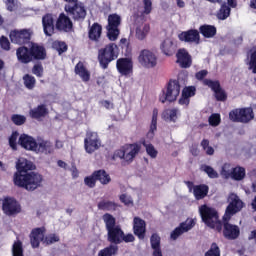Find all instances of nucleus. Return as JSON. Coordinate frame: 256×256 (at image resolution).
Returning <instances> with one entry per match:
<instances>
[{
  "label": "nucleus",
  "instance_id": "nucleus-42",
  "mask_svg": "<svg viewBox=\"0 0 256 256\" xmlns=\"http://www.w3.org/2000/svg\"><path fill=\"white\" fill-rule=\"evenodd\" d=\"M234 169L235 167H233L230 163H225L222 166L220 175H222L224 179H231V175H233Z\"/></svg>",
  "mask_w": 256,
  "mask_h": 256
},
{
  "label": "nucleus",
  "instance_id": "nucleus-25",
  "mask_svg": "<svg viewBox=\"0 0 256 256\" xmlns=\"http://www.w3.org/2000/svg\"><path fill=\"white\" fill-rule=\"evenodd\" d=\"M56 28L59 29V31H71V29H73V22H71V19L65 14H60L56 22Z\"/></svg>",
  "mask_w": 256,
  "mask_h": 256
},
{
  "label": "nucleus",
  "instance_id": "nucleus-63",
  "mask_svg": "<svg viewBox=\"0 0 256 256\" xmlns=\"http://www.w3.org/2000/svg\"><path fill=\"white\" fill-rule=\"evenodd\" d=\"M6 6L8 11H16L17 2L15 0H6Z\"/></svg>",
  "mask_w": 256,
  "mask_h": 256
},
{
  "label": "nucleus",
  "instance_id": "nucleus-9",
  "mask_svg": "<svg viewBox=\"0 0 256 256\" xmlns=\"http://www.w3.org/2000/svg\"><path fill=\"white\" fill-rule=\"evenodd\" d=\"M2 211L7 217H15L21 213V204L13 197H5L2 200Z\"/></svg>",
  "mask_w": 256,
  "mask_h": 256
},
{
  "label": "nucleus",
  "instance_id": "nucleus-11",
  "mask_svg": "<svg viewBox=\"0 0 256 256\" xmlns=\"http://www.w3.org/2000/svg\"><path fill=\"white\" fill-rule=\"evenodd\" d=\"M138 61L142 67L153 69L157 66V55L150 50H142L138 56Z\"/></svg>",
  "mask_w": 256,
  "mask_h": 256
},
{
  "label": "nucleus",
  "instance_id": "nucleus-35",
  "mask_svg": "<svg viewBox=\"0 0 256 256\" xmlns=\"http://www.w3.org/2000/svg\"><path fill=\"white\" fill-rule=\"evenodd\" d=\"M31 52L34 59H45V57L47 56V54L45 53V48L37 44H32Z\"/></svg>",
  "mask_w": 256,
  "mask_h": 256
},
{
  "label": "nucleus",
  "instance_id": "nucleus-64",
  "mask_svg": "<svg viewBox=\"0 0 256 256\" xmlns=\"http://www.w3.org/2000/svg\"><path fill=\"white\" fill-rule=\"evenodd\" d=\"M0 45L2 47V49H5V51H9L10 47V43H9V40L5 37V36H2L1 39H0Z\"/></svg>",
  "mask_w": 256,
  "mask_h": 256
},
{
  "label": "nucleus",
  "instance_id": "nucleus-36",
  "mask_svg": "<svg viewBox=\"0 0 256 256\" xmlns=\"http://www.w3.org/2000/svg\"><path fill=\"white\" fill-rule=\"evenodd\" d=\"M160 48L164 55H173V51H175V46H173V40L169 38L162 42Z\"/></svg>",
  "mask_w": 256,
  "mask_h": 256
},
{
  "label": "nucleus",
  "instance_id": "nucleus-30",
  "mask_svg": "<svg viewBox=\"0 0 256 256\" xmlns=\"http://www.w3.org/2000/svg\"><path fill=\"white\" fill-rule=\"evenodd\" d=\"M48 113L49 110L45 104H41L38 107L30 110V116L32 119H41V117H45Z\"/></svg>",
  "mask_w": 256,
  "mask_h": 256
},
{
  "label": "nucleus",
  "instance_id": "nucleus-43",
  "mask_svg": "<svg viewBox=\"0 0 256 256\" xmlns=\"http://www.w3.org/2000/svg\"><path fill=\"white\" fill-rule=\"evenodd\" d=\"M159 115V111L157 109L153 110L152 113V122H151V126H150V131L148 133L149 137H153L155 131H157V117Z\"/></svg>",
  "mask_w": 256,
  "mask_h": 256
},
{
  "label": "nucleus",
  "instance_id": "nucleus-33",
  "mask_svg": "<svg viewBox=\"0 0 256 256\" xmlns=\"http://www.w3.org/2000/svg\"><path fill=\"white\" fill-rule=\"evenodd\" d=\"M96 181H100L101 185H109L111 183V176L105 170L94 171Z\"/></svg>",
  "mask_w": 256,
  "mask_h": 256
},
{
  "label": "nucleus",
  "instance_id": "nucleus-29",
  "mask_svg": "<svg viewBox=\"0 0 256 256\" xmlns=\"http://www.w3.org/2000/svg\"><path fill=\"white\" fill-rule=\"evenodd\" d=\"M207 193H209V186H207L205 184L196 185L193 188L194 197L198 201L201 199H205V197H207Z\"/></svg>",
  "mask_w": 256,
  "mask_h": 256
},
{
  "label": "nucleus",
  "instance_id": "nucleus-60",
  "mask_svg": "<svg viewBox=\"0 0 256 256\" xmlns=\"http://www.w3.org/2000/svg\"><path fill=\"white\" fill-rule=\"evenodd\" d=\"M182 95L184 97L191 99V97L195 96V87H186L182 90Z\"/></svg>",
  "mask_w": 256,
  "mask_h": 256
},
{
  "label": "nucleus",
  "instance_id": "nucleus-12",
  "mask_svg": "<svg viewBox=\"0 0 256 256\" xmlns=\"http://www.w3.org/2000/svg\"><path fill=\"white\" fill-rule=\"evenodd\" d=\"M65 11L71 15L75 21H83L87 16V11L85 10V6L83 4H75L74 6L71 4H67L65 6Z\"/></svg>",
  "mask_w": 256,
  "mask_h": 256
},
{
  "label": "nucleus",
  "instance_id": "nucleus-3",
  "mask_svg": "<svg viewBox=\"0 0 256 256\" xmlns=\"http://www.w3.org/2000/svg\"><path fill=\"white\" fill-rule=\"evenodd\" d=\"M140 148L137 144H127L116 150L112 156L113 161L121 159L125 163H133V159L139 154Z\"/></svg>",
  "mask_w": 256,
  "mask_h": 256
},
{
  "label": "nucleus",
  "instance_id": "nucleus-58",
  "mask_svg": "<svg viewBox=\"0 0 256 256\" xmlns=\"http://www.w3.org/2000/svg\"><path fill=\"white\" fill-rule=\"evenodd\" d=\"M84 183L85 185H87V187H90L91 189L93 187H95V183H97V178L95 177V172L92 173L91 176H88L84 179Z\"/></svg>",
  "mask_w": 256,
  "mask_h": 256
},
{
  "label": "nucleus",
  "instance_id": "nucleus-51",
  "mask_svg": "<svg viewBox=\"0 0 256 256\" xmlns=\"http://www.w3.org/2000/svg\"><path fill=\"white\" fill-rule=\"evenodd\" d=\"M152 249H161V237L157 234H153L150 238Z\"/></svg>",
  "mask_w": 256,
  "mask_h": 256
},
{
  "label": "nucleus",
  "instance_id": "nucleus-40",
  "mask_svg": "<svg viewBox=\"0 0 256 256\" xmlns=\"http://www.w3.org/2000/svg\"><path fill=\"white\" fill-rule=\"evenodd\" d=\"M230 179H234V181H243V179H245V168L235 167Z\"/></svg>",
  "mask_w": 256,
  "mask_h": 256
},
{
  "label": "nucleus",
  "instance_id": "nucleus-26",
  "mask_svg": "<svg viewBox=\"0 0 256 256\" xmlns=\"http://www.w3.org/2000/svg\"><path fill=\"white\" fill-rule=\"evenodd\" d=\"M34 151L36 153H45L47 155V153H53V145L47 140L38 139Z\"/></svg>",
  "mask_w": 256,
  "mask_h": 256
},
{
  "label": "nucleus",
  "instance_id": "nucleus-46",
  "mask_svg": "<svg viewBox=\"0 0 256 256\" xmlns=\"http://www.w3.org/2000/svg\"><path fill=\"white\" fill-rule=\"evenodd\" d=\"M12 255L13 256H23V243L21 241L14 242L12 246Z\"/></svg>",
  "mask_w": 256,
  "mask_h": 256
},
{
  "label": "nucleus",
  "instance_id": "nucleus-13",
  "mask_svg": "<svg viewBox=\"0 0 256 256\" xmlns=\"http://www.w3.org/2000/svg\"><path fill=\"white\" fill-rule=\"evenodd\" d=\"M193 227H195V220H193L192 218H188L171 232L170 237L171 239H173V241H177V239H179V237H181L183 233L191 231Z\"/></svg>",
  "mask_w": 256,
  "mask_h": 256
},
{
  "label": "nucleus",
  "instance_id": "nucleus-50",
  "mask_svg": "<svg viewBox=\"0 0 256 256\" xmlns=\"http://www.w3.org/2000/svg\"><path fill=\"white\" fill-rule=\"evenodd\" d=\"M249 69L253 73H256V47L251 50Z\"/></svg>",
  "mask_w": 256,
  "mask_h": 256
},
{
  "label": "nucleus",
  "instance_id": "nucleus-16",
  "mask_svg": "<svg viewBox=\"0 0 256 256\" xmlns=\"http://www.w3.org/2000/svg\"><path fill=\"white\" fill-rule=\"evenodd\" d=\"M116 67L120 75L129 77L133 73V61L129 58H120L117 60Z\"/></svg>",
  "mask_w": 256,
  "mask_h": 256
},
{
  "label": "nucleus",
  "instance_id": "nucleus-19",
  "mask_svg": "<svg viewBox=\"0 0 256 256\" xmlns=\"http://www.w3.org/2000/svg\"><path fill=\"white\" fill-rule=\"evenodd\" d=\"M42 25L45 35L51 37V35L55 33V18L53 17V14H46L43 16Z\"/></svg>",
  "mask_w": 256,
  "mask_h": 256
},
{
  "label": "nucleus",
  "instance_id": "nucleus-5",
  "mask_svg": "<svg viewBox=\"0 0 256 256\" xmlns=\"http://www.w3.org/2000/svg\"><path fill=\"white\" fill-rule=\"evenodd\" d=\"M119 48L116 44H109L98 52V59L103 69H107L111 61H115L119 55Z\"/></svg>",
  "mask_w": 256,
  "mask_h": 256
},
{
  "label": "nucleus",
  "instance_id": "nucleus-21",
  "mask_svg": "<svg viewBox=\"0 0 256 256\" xmlns=\"http://www.w3.org/2000/svg\"><path fill=\"white\" fill-rule=\"evenodd\" d=\"M133 229H134V234L139 239H145V231H146L145 220L139 217H135L133 221Z\"/></svg>",
  "mask_w": 256,
  "mask_h": 256
},
{
  "label": "nucleus",
  "instance_id": "nucleus-39",
  "mask_svg": "<svg viewBox=\"0 0 256 256\" xmlns=\"http://www.w3.org/2000/svg\"><path fill=\"white\" fill-rule=\"evenodd\" d=\"M98 209L100 211H115L117 204L113 201L102 200L98 203Z\"/></svg>",
  "mask_w": 256,
  "mask_h": 256
},
{
  "label": "nucleus",
  "instance_id": "nucleus-7",
  "mask_svg": "<svg viewBox=\"0 0 256 256\" xmlns=\"http://www.w3.org/2000/svg\"><path fill=\"white\" fill-rule=\"evenodd\" d=\"M228 202L229 205L227 206L226 212L223 216V219L225 221H229V219H231V217H233L235 213H239V211L243 209V201H241V199H239V196H237V194L235 193L230 194Z\"/></svg>",
  "mask_w": 256,
  "mask_h": 256
},
{
  "label": "nucleus",
  "instance_id": "nucleus-55",
  "mask_svg": "<svg viewBox=\"0 0 256 256\" xmlns=\"http://www.w3.org/2000/svg\"><path fill=\"white\" fill-rule=\"evenodd\" d=\"M145 149H146V153L148 155H150L152 157V159H155V157H157V151L155 150V146L153 144H147V143H143Z\"/></svg>",
  "mask_w": 256,
  "mask_h": 256
},
{
  "label": "nucleus",
  "instance_id": "nucleus-61",
  "mask_svg": "<svg viewBox=\"0 0 256 256\" xmlns=\"http://www.w3.org/2000/svg\"><path fill=\"white\" fill-rule=\"evenodd\" d=\"M32 73L34 75H37V77H43V66H41L40 64L34 65Z\"/></svg>",
  "mask_w": 256,
  "mask_h": 256
},
{
  "label": "nucleus",
  "instance_id": "nucleus-31",
  "mask_svg": "<svg viewBox=\"0 0 256 256\" xmlns=\"http://www.w3.org/2000/svg\"><path fill=\"white\" fill-rule=\"evenodd\" d=\"M150 27L149 24L146 23H141L136 27V38L139 39V41H143V39H145V37H147V35H149V31H150Z\"/></svg>",
  "mask_w": 256,
  "mask_h": 256
},
{
  "label": "nucleus",
  "instance_id": "nucleus-1",
  "mask_svg": "<svg viewBox=\"0 0 256 256\" xmlns=\"http://www.w3.org/2000/svg\"><path fill=\"white\" fill-rule=\"evenodd\" d=\"M14 185L26 189V191H35L43 183V176L34 172L23 173L16 172L13 176Z\"/></svg>",
  "mask_w": 256,
  "mask_h": 256
},
{
  "label": "nucleus",
  "instance_id": "nucleus-18",
  "mask_svg": "<svg viewBox=\"0 0 256 256\" xmlns=\"http://www.w3.org/2000/svg\"><path fill=\"white\" fill-rule=\"evenodd\" d=\"M224 221V237H226V239H237V237H239V234L241 233V231L239 230V226L237 225H233L231 223H229V220H225Z\"/></svg>",
  "mask_w": 256,
  "mask_h": 256
},
{
  "label": "nucleus",
  "instance_id": "nucleus-28",
  "mask_svg": "<svg viewBox=\"0 0 256 256\" xmlns=\"http://www.w3.org/2000/svg\"><path fill=\"white\" fill-rule=\"evenodd\" d=\"M16 173H27V171H31L35 169V166L33 165V162L25 159V158H20L18 159V162L16 163Z\"/></svg>",
  "mask_w": 256,
  "mask_h": 256
},
{
  "label": "nucleus",
  "instance_id": "nucleus-41",
  "mask_svg": "<svg viewBox=\"0 0 256 256\" xmlns=\"http://www.w3.org/2000/svg\"><path fill=\"white\" fill-rule=\"evenodd\" d=\"M117 251H119V247L117 245H110L98 252V256H113L117 255Z\"/></svg>",
  "mask_w": 256,
  "mask_h": 256
},
{
  "label": "nucleus",
  "instance_id": "nucleus-2",
  "mask_svg": "<svg viewBox=\"0 0 256 256\" xmlns=\"http://www.w3.org/2000/svg\"><path fill=\"white\" fill-rule=\"evenodd\" d=\"M199 213L201 215L203 223L210 227L211 229H216V231H221L223 229V225L221 221H219V215L217 214V210L211 208L207 205H202L199 208Z\"/></svg>",
  "mask_w": 256,
  "mask_h": 256
},
{
  "label": "nucleus",
  "instance_id": "nucleus-6",
  "mask_svg": "<svg viewBox=\"0 0 256 256\" xmlns=\"http://www.w3.org/2000/svg\"><path fill=\"white\" fill-rule=\"evenodd\" d=\"M101 138L97 132L88 131L84 139V150L88 155H93L101 149Z\"/></svg>",
  "mask_w": 256,
  "mask_h": 256
},
{
  "label": "nucleus",
  "instance_id": "nucleus-15",
  "mask_svg": "<svg viewBox=\"0 0 256 256\" xmlns=\"http://www.w3.org/2000/svg\"><path fill=\"white\" fill-rule=\"evenodd\" d=\"M203 84L207 87H210V89L214 91V95L217 101H225L227 99V94L225 93V90L221 88V84H219V81L205 79L203 81Z\"/></svg>",
  "mask_w": 256,
  "mask_h": 256
},
{
  "label": "nucleus",
  "instance_id": "nucleus-56",
  "mask_svg": "<svg viewBox=\"0 0 256 256\" xmlns=\"http://www.w3.org/2000/svg\"><path fill=\"white\" fill-rule=\"evenodd\" d=\"M203 171H205V173H207V175H208V177H210V179H217V177H219V173H217V171H215V169H213V167H211V166H204Z\"/></svg>",
  "mask_w": 256,
  "mask_h": 256
},
{
  "label": "nucleus",
  "instance_id": "nucleus-48",
  "mask_svg": "<svg viewBox=\"0 0 256 256\" xmlns=\"http://www.w3.org/2000/svg\"><path fill=\"white\" fill-rule=\"evenodd\" d=\"M23 81H24V85L27 89H33L35 87V77L29 75V74H26L24 77H23Z\"/></svg>",
  "mask_w": 256,
  "mask_h": 256
},
{
  "label": "nucleus",
  "instance_id": "nucleus-4",
  "mask_svg": "<svg viewBox=\"0 0 256 256\" xmlns=\"http://www.w3.org/2000/svg\"><path fill=\"white\" fill-rule=\"evenodd\" d=\"M182 85H185V82H183L181 77H179L178 80H171L168 83L166 92H162L159 98L160 102L165 103L169 101V103H173V101H177V97H179V93H181Z\"/></svg>",
  "mask_w": 256,
  "mask_h": 256
},
{
  "label": "nucleus",
  "instance_id": "nucleus-20",
  "mask_svg": "<svg viewBox=\"0 0 256 256\" xmlns=\"http://www.w3.org/2000/svg\"><path fill=\"white\" fill-rule=\"evenodd\" d=\"M180 41H185L186 43H195L196 45H199L200 36L199 31L197 30H189L186 32H182L179 35Z\"/></svg>",
  "mask_w": 256,
  "mask_h": 256
},
{
  "label": "nucleus",
  "instance_id": "nucleus-22",
  "mask_svg": "<svg viewBox=\"0 0 256 256\" xmlns=\"http://www.w3.org/2000/svg\"><path fill=\"white\" fill-rule=\"evenodd\" d=\"M19 145H21V147H23V149H26L27 151H35L37 141H35V138L27 134H22L19 137Z\"/></svg>",
  "mask_w": 256,
  "mask_h": 256
},
{
  "label": "nucleus",
  "instance_id": "nucleus-17",
  "mask_svg": "<svg viewBox=\"0 0 256 256\" xmlns=\"http://www.w3.org/2000/svg\"><path fill=\"white\" fill-rule=\"evenodd\" d=\"M45 227L36 228L33 229L30 234V243L33 247V249H37L39 247L40 243L45 241Z\"/></svg>",
  "mask_w": 256,
  "mask_h": 256
},
{
  "label": "nucleus",
  "instance_id": "nucleus-34",
  "mask_svg": "<svg viewBox=\"0 0 256 256\" xmlns=\"http://www.w3.org/2000/svg\"><path fill=\"white\" fill-rule=\"evenodd\" d=\"M102 29L101 25L94 23L89 30V39H91V41H99Z\"/></svg>",
  "mask_w": 256,
  "mask_h": 256
},
{
  "label": "nucleus",
  "instance_id": "nucleus-14",
  "mask_svg": "<svg viewBox=\"0 0 256 256\" xmlns=\"http://www.w3.org/2000/svg\"><path fill=\"white\" fill-rule=\"evenodd\" d=\"M31 39V32L27 29L14 30L10 32V40L16 45H23Z\"/></svg>",
  "mask_w": 256,
  "mask_h": 256
},
{
  "label": "nucleus",
  "instance_id": "nucleus-45",
  "mask_svg": "<svg viewBox=\"0 0 256 256\" xmlns=\"http://www.w3.org/2000/svg\"><path fill=\"white\" fill-rule=\"evenodd\" d=\"M229 15H231V8H229V6H227V4H223L217 13L218 19L223 21V20L227 19V17H229Z\"/></svg>",
  "mask_w": 256,
  "mask_h": 256
},
{
  "label": "nucleus",
  "instance_id": "nucleus-8",
  "mask_svg": "<svg viewBox=\"0 0 256 256\" xmlns=\"http://www.w3.org/2000/svg\"><path fill=\"white\" fill-rule=\"evenodd\" d=\"M254 117L253 108L235 109L229 113V119L236 123H249Z\"/></svg>",
  "mask_w": 256,
  "mask_h": 256
},
{
  "label": "nucleus",
  "instance_id": "nucleus-38",
  "mask_svg": "<svg viewBox=\"0 0 256 256\" xmlns=\"http://www.w3.org/2000/svg\"><path fill=\"white\" fill-rule=\"evenodd\" d=\"M75 73H76V75H79V77H81V79L84 81H89V79H90L89 71H87V69H85V66L81 62H79L76 65Z\"/></svg>",
  "mask_w": 256,
  "mask_h": 256
},
{
  "label": "nucleus",
  "instance_id": "nucleus-62",
  "mask_svg": "<svg viewBox=\"0 0 256 256\" xmlns=\"http://www.w3.org/2000/svg\"><path fill=\"white\" fill-rule=\"evenodd\" d=\"M153 9V3L151 0H144V14L149 15Z\"/></svg>",
  "mask_w": 256,
  "mask_h": 256
},
{
  "label": "nucleus",
  "instance_id": "nucleus-24",
  "mask_svg": "<svg viewBox=\"0 0 256 256\" xmlns=\"http://www.w3.org/2000/svg\"><path fill=\"white\" fill-rule=\"evenodd\" d=\"M108 232V241L110 243H121L123 241V230H121L120 226H115L114 228H111L110 230H107Z\"/></svg>",
  "mask_w": 256,
  "mask_h": 256
},
{
  "label": "nucleus",
  "instance_id": "nucleus-49",
  "mask_svg": "<svg viewBox=\"0 0 256 256\" xmlns=\"http://www.w3.org/2000/svg\"><path fill=\"white\" fill-rule=\"evenodd\" d=\"M59 243V236L57 234H49L43 240V245H53Z\"/></svg>",
  "mask_w": 256,
  "mask_h": 256
},
{
  "label": "nucleus",
  "instance_id": "nucleus-52",
  "mask_svg": "<svg viewBox=\"0 0 256 256\" xmlns=\"http://www.w3.org/2000/svg\"><path fill=\"white\" fill-rule=\"evenodd\" d=\"M205 256H221V251L217 243H212L210 249L205 253Z\"/></svg>",
  "mask_w": 256,
  "mask_h": 256
},
{
  "label": "nucleus",
  "instance_id": "nucleus-59",
  "mask_svg": "<svg viewBox=\"0 0 256 256\" xmlns=\"http://www.w3.org/2000/svg\"><path fill=\"white\" fill-rule=\"evenodd\" d=\"M209 123H210V125H212V127H217V125H219V123H221V115L212 114L209 117Z\"/></svg>",
  "mask_w": 256,
  "mask_h": 256
},
{
  "label": "nucleus",
  "instance_id": "nucleus-23",
  "mask_svg": "<svg viewBox=\"0 0 256 256\" xmlns=\"http://www.w3.org/2000/svg\"><path fill=\"white\" fill-rule=\"evenodd\" d=\"M177 57V63H179L180 67L183 69H187L188 67H191V56L189 55V52L185 49L178 50V53L176 54Z\"/></svg>",
  "mask_w": 256,
  "mask_h": 256
},
{
  "label": "nucleus",
  "instance_id": "nucleus-44",
  "mask_svg": "<svg viewBox=\"0 0 256 256\" xmlns=\"http://www.w3.org/2000/svg\"><path fill=\"white\" fill-rule=\"evenodd\" d=\"M103 221L106 225L107 231L117 227V225H115V217H113L111 214H104Z\"/></svg>",
  "mask_w": 256,
  "mask_h": 256
},
{
  "label": "nucleus",
  "instance_id": "nucleus-10",
  "mask_svg": "<svg viewBox=\"0 0 256 256\" xmlns=\"http://www.w3.org/2000/svg\"><path fill=\"white\" fill-rule=\"evenodd\" d=\"M119 25H121V16L112 14L108 16L107 37L110 41H117L119 37Z\"/></svg>",
  "mask_w": 256,
  "mask_h": 256
},
{
  "label": "nucleus",
  "instance_id": "nucleus-53",
  "mask_svg": "<svg viewBox=\"0 0 256 256\" xmlns=\"http://www.w3.org/2000/svg\"><path fill=\"white\" fill-rule=\"evenodd\" d=\"M53 48L58 51L59 55H61V53H65V51H67V44H65V42L55 41L53 43Z\"/></svg>",
  "mask_w": 256,
  "mask_h": 256
},
{
  "label": "nucleus",
  "instance_id": "nucleus-32",
  "mask_svg": "<svg viewBox=\"0 0 256 256\" xmlns=\"http://www.w3.org/2000/svg\"><path fill=\"white\" fill-rule=\"evenodd\" d=\"M177 113H179V110L175 108L167 109L162 113L161 117L166 123H177Z\"/></svg>",
  "mask_w": 256,
  "mask_h": 256
},
{
  "label": "nucleus",
  "instance_id": "nucleus-27",
  "mask_svg": "<svg viewBox=\"0 0 256 256\" xmlns=\"http://www.w3.org/2000/svg\"><path fill=\"white\" fill-rule=\"evenodd\" d=\"M16 55L20 63H31V61H33V54L27 49V47L18 48Z\"/></svg>",
  "mask_w": 256,
  "mask_h": 256
},
{
  "label": "nucleus",
  "instance_id": "nucleus-57",
  "mask_svg": "<svg viewBox=\"0 0 256 256\" xmlns=\"http://www.w3.org/2000/svg\"><path fill=\"white\" fill-rule=\"evenodd\" d=\"M121 203H124L127 207H133V198L128 194L120 195Z\"/></svg>",
  "mask_w": 256,
  "mask_h": 256
},
{
  "label": "nucleus",
  "instance_id": "nucleus-54",
  "mask_svg": "<svg viewBox=\"0 0 256 256\" xmlns=\"http://www.w3.org/2000/svg\"><path fill=\"white\" fill-rule=\"evenodd\" d=\"M17 139H19V132H13L9 138V145L13 151H17Z\"/></svg>",
  "mask_w": 256,
  "mask_h": 256
},
{
  "label": "nucleus",
  "instance_id": "nucleus-47",
  "mask_svg": "<svg viewBox=\"0 0 256 256\" xmlns=\"http://www.w3.org/2000/svg\"><path fill=\"white\" fill-rule=\"evenodd\" d=\"M11 121L12 123H14V125H25V123L27 122V117L21 115V114H13L11 116Z\"/></svg>",
  "mask_w": 256,
  "mask_h": 256
},
{
  "label": "nucleus",
  "instance_id": "nucleus-37",
  "mask_svg": "<svg viewBox=\"0 0 256 256\" xmlns=\"http://www.w3.org/2000/svg\"><path fill=\"white\" fill-rule=\"evenodd\" d=\"M200 33H202L207 39H211V37H215L217 34V28L211 25H203L200 27Z\"/></svg>",
  "mask_w": 256,
  "mask_h": 256
}]
</instances>
